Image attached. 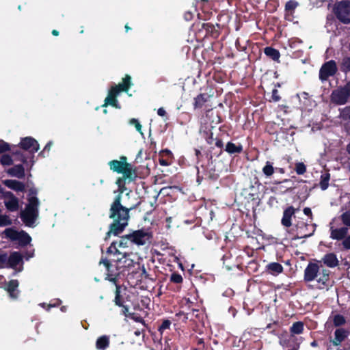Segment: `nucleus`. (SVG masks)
<instances>
[{
    "mask_svg": "<svg viewBox=\"0 0 350 350\" xmlns=\"http://www.w3.org/2000/svg\"><path fill=\"white\" fill-rule=\"evenodd\" d=\"M19 286V282L18 280H11L8 282L5 283L4 289L6 291L9 296L12 299H18L20 293V291L18 289Z\"/></svg>",
    "mask_w": 350,
    "mask_h": 350,
    "instance_id": "f3484780",
    "label": "nucleus"
},
{
    "mask_svg": "<svg viewBox=\"0 0 350 350\" xmlns=\"http://www.w3.org/2000/svg\"><path fill=\"white\" fill-rule=\"evenodd\" d=\"M295 170L298 175H302L306 172V166L303 162L296 163Z\"/></svg>",
    "mask_w": 350,
    "mask_h": 350,
    "instance_id": "79ce46f5",
    "label": "nucleus"
},
{
    "mask_svg": "<svg viewBox=\"0 0 350 350\" xmlns=\"http://www.w3.org/2000/svg\"><path fill=\"white\" fill-rule=\"evenodd\" d=\"M171 325V321L168 319H165L163 321L162 323L159 325L158 328V331L161 333V334H163V332L167 329H170V327Z\"/></svg>",
    "mask_w": 350,
    "mask_h": 350,
    "instance_id": "09e8293b",
    "label": "nucleus"
},
{
    "mask_svg": "<svg viewBox=\"0 0 350 350\" xmlns=\"http://www.w3.org/2000/svg\"><path fill=\"white\" fill-rule=\"evenodd\" d=\"M262 173L266 177H270L275 172V167L272 162L267 161L262 169Z\"/></svg>",
    "mask_w": 350,
    "mask_h": 350,
    "instance_id": "72a5a7b5",
    "label": "nucleus"
},
{
    "mask_svg": "<svg viewBox=\"0 0 350 350\" xmlns=\"http://www.w3.org/2000/svg\"><path fill=\"white\" fill-rule=\"evenodd\" d=\"M3 234H5V237L11 241H16L18 239V235L19 234V231H17L16 230L12 228H6Z\"/></svg>",
    "mask_w": 350,
    "mask_h": 350,
    "instance_id": "f704fd0d",
    "label": "nucleus"
},
{
    "mask_svg": "<svg viewBox=\"0 0 350 350\" xmlns=\"http://www.w3.org/2000/svg\"><path fill=\"white\" fill-rule=\"evenodd\" d=\"M336 18L343 24L350 23V5L344 3L339 5L335 12Z\"/></svg>",
    "mask_w": 350,
    "mask_h": 350,
    "instance_id": "2eb2a0df",
    "label": "nucleus"
},
{
    "mask_svg": "<svg viewBox=\"0 0 350 350\" xmlns=\"http://www.w3.org/2000/svg\"><path fill=\"white\" fill-rule=\"evenodd\" d=\"M348 233V228L347 227H342L340 228H331L330 238L334 240H342L347 237Z\"/></svg>",
    "mask_w": 350,
    "mask_h": 350,
    "instance_id": "b1692460",
    "label": "nucleus"
},
{
    "mask_svg": "<svg viewBox=\"0 0 350 350\" xmlns=\"http://www.w3.org/2000/svg\"><path fill=\"white\" fill-rule=\"evenodd\" d=\"M157 114L159 116L163 117L166 115V111L163 107H161L157 110Z\"/></svg>",
    "mask_w": 350,
    "mask_h": 350,
    "instance_id": "338daca9",
    "label": "nucleus"
},
{
    "mask_svg": "<svg viewBox=\"0 0 350 350\" xmlns=\"http://www.w3.org/2000/svg\"><path fill=\"white\" fill-rule=\"evenodd\" d=\"M159 157H167L168 159L172 157V152L169 149H163L160 151Z\"/></svg>",
    "mask_w": 350,
    "mask_h": 350,
    "instance_id": "5fc2aeb1",
    "label": "nucleus"
},
{
    "mask_svg": "<svg viewBox=\"0 0 350 350\" xmlns=\"http://www.w3.org/2000/svg\"><path fill=\"white\" fill-rule=\"evenodd\" d=\"M12 154L16 157V160L20 161L24 164L27 163L28 157H27L26 154L22 152L21 150H13Z\"/></svg>",
    "mask_w": 350,
    "mask_h": 350,
    "instance_id": "58836bf2",
    "label": "nucleus"
},
{
    "mask_svg": "<svg viewBox=\"0 0 350 350\" xmlns=\"http://www.w3.org/2000/svg\"><path fill=\"white\" fill-rule=\"evenodd\" d=\"M345 318L341 314H336L333 318V323L335 327H340L345 324Z\"/></svg>",
    "mask_w": 350,
    "mask_h": 350,
    "instance_id": "a19ab883",
    "label": "nucleus"
},
{
    "mask_svg": "<svg viewBox=\"0 0 350 350\" xmlns=\"http://www.w3.org/2000/svg\"><path fill=\"white\" fill-rule=\"evenodd\" d=\"M330 271L325 268H322L318 273V277L316 278V281L318 284V288L320 289L327 288L329 286L330 283Z\"/></svg>",
    "mask_w": 350,
    "mask_h": 350,
    "instance_id": "dca6fc26",
    "label": "nucleus"
},
{
    "mask_svg": "<svg viewBox=\"0 0 350 350\" xmlns=\"http://www.w3.org/2000/svg\"><path fill=\"white\" fill-rule=\"evenodd\" d=\"M201 167L202 170L198 169L196 178V180L199 185L201 184L204 180L209 181H215L219 178V175L217 172L214 167H205L204 165H202Z\"/></svg>",
    "mask_w": 350,
    "mask_h": 350,
    "instance_id": "0eeeda50",
    "label": "nucleus"
},
{
    "mask_svg": "<svg viewBox=\"0 0 350 350\" xmlns=\"http://www.w3.org/2000/svg\"><path fill=\"white\" fill-rule=\"evenodd\" d=\"M114 262V264H111L110 260H107V258L102 257L99 264H103L106 268L107 277L106 280L110 282H117L120 275L129 274V271L132 267H135V262L132 259L126 258V256H123L118 259H111Z\"/></svg>",
    "mask_w": 350,
    "mask_h": 350,
    "instance_id": "f03ea898",
    "label": "nucleus"
},
{
    "mask_svg": "<svg viewBox=\"0 0 350 350\" xmlns=\"http://www.w3.org/2000/svg\"><path fill=\"white\" fill-rule=\"evenodd\" d=\"M349 332L345 329H336L334 332V338L331 340V342L334 346H338L347 338Z\"/></svg>",
    "mask_w": 350,
    "mask_h": 350,
    "instance_id": "412c9836",
    "label": "nucleus"
},
{
    "mask_svg": "<svg viewBox=\"0 0 350 350\" xmlns=\"http://www.w3.org/2000/svg\"><path fill=\"white\" fill-rule=\"evenodd\" d=\"M110 345V336L103 335L99 336L96 341V348L97 350H106Z\"/></svg>",
    "mask_w": 350,
    "mask_h": 350,
    "instance_id": "cd10ccee",
    "label": "nucleus"
},
{
    "mask_svg": "<svg viewBox=\"0 0 350 350\" xmlns=\"http://www.w3.org/2000/svg\"><path fill=\"white\" fill-rule=\"evenodd\" d=\"M298 6V3L296 1L290 0L286 3L285 10L287 12H293Z\"/></svg>",
    "mask_w": 350,
    "mask_h": 350,
    "instance_id": "de8ad7c7",
    "label": "nucleus"
},
{
    "mask_svg": "<svg viewBox=\"0 0 350 350\" xmlns=\"http://www.w3.org/2000/svg\"><path fill=\"white\" fill-rule=\"evenodd\" d=\"M4 185L7 187L15 191L24 192L25 191V185L23 183L12 179H8L3 181Z\"/></svg>",
    "mask_w": 350,
    "mask_h": 350,
    "instance_id": "4be33fe9",
    "label": "nucleus"
},
{
    "mask_svg": "<svg viewBox=\"0 0 350 350\" xmlns=\"http://www.w3.org/2000/svg\"><path fill=\"white\" fill-rule=\"evenodd\" d=\"M210 96L206 93H201L194 98L193 108L201 109L206 102H208Z\"/></svg>",
    "mask_w": 350,
    "mask_h": 350,
    "instance_id": "c85d7f7f",
    "label": "nucleus"
},
{
    "mask_svg": "<svg viewBox=\"0 0 350 350\" xmlns=\"http://www.w3.org/2000/svg\"><path fill=\"white\" fill-rule=\"evenodd\" d=\"M296 209L293 206H289L284 209L281 224L286 228L292 226V217L295 216Z\"/></svg>",
    "mask_w": 350,
    "mask_h": 350,
    "instance_id": "6ab92c4d",
    "label": "nucleus"
},
{
    "mask_svg": "<svg viewBox=\"0 0 350 350\" xmlns=\"http://www.w3.org/2000/svg\"><path fill=\"white\" fill-rule=\"evenodd\" d=\"M127 237L130 238V242L131 243L137 245H143L150 239L151 235L145 230L140 229L127 234Z\"/></svg>",
    "mask_w": 350,
    "mask_h": 350,
    "instance_id": "9b49d317",
    "label": "nucleus"
},
{
    "mask_svg": "<svg viewBox=\"0 0 350 350\" xmlns=\"http://www.w3.org/2000/svg\"><path fill=\"white\" fill-rule=\"evenodd\" d=\"M340 70L343 73L350 72V57H344L340 63Z\"/></svg>",
    "mask_w": 350,
    "mask_h": 350,
    "instance_id": "473e14b6",
    "label": "nucleus"
},
{
    "mask_svg": "<svg viewBox=\"0 0 350 350\" xmlns=\"http://www.w3.org/2000/svg\"><path fill=\"white\" fill-rule=\"evenodd\" d=\"M130 124L134 125L136 130L141 134H143V133L142 131V126L141 124L139 123V122L137 119L132 118L130 120Z\"/></svg>",
    "mask_w": 350,
    "mask_h": 350,
    "instance_id": "864d4df0",
    "label": "nucleus"
},
{
    "mask_svg": "<svg viewBox=\"0 0 350 350\" xmlns=\"http://www.w3.org/2000/svg\"><path fill=\"white\" fill-rule=\"evenodd\" d=\"M126 180H127L122 176V178H118L116 180V184L118 185V187H120L121 186H123V185H126Z\"/></svg>",
    "mask_w": 350,
    "mask_h": 350,
    "instance_id": "680f3d73",
    "label": "nucleus"
},
{
    "mask_svg": "<svg viewBox=\"0 0 350 350\" xmlns=\"http://www.w3.org/2000/svg\"><path fill=\"white\" fill-rule=\"evenodd\" d=\"M304 325L301 321H297L290 328L292 334H300L304 331Z\"/></svg>",
    "mask_w": 350,
    "mask_h": 350,
    "instance_id": "e433bc0d",
    "label": "nucleus"
},
{
    "mask_svg": "<svg viewBox=\"0 0 350 350\" xmlns=\"http://www.w3.org/2000/svg\"><path fill=\"white\" fill-rule=\"evenodd\" d=\"M321 261L329 268H334L339 265V260L336 255L333 252L325 254Z\"/></svg>",
    "mask_w": 350,
    "mask_h": 350,
    "instance_id": "5701e85b",
    "label": "nucleus"
},
{
    "mask_svg": "<svg viewBox=\"0 0 350 350\" xmlns=\"http://www.w3.org/2000/svg\"><path fill=\"white\" fill-rule=\"evenodd\" d=\"M7 173L11 176L18 178H23L25 176V168L22 164L15 165L14 167L9 168Z\"/></svg>",
    "mask_w": 350,
    "mask_h": 350,
    "instance_id": "393cba45",
    "label": "nucleus"
},
{
    "mask_svg": "<svg viewBox=\"0 0 350 350\" xmlns=\"http://www.w3.org/2000/svg\"><path fill=\"white\" fill-rule=\"evenodd\" d=\"M344 115L347 117V118L349 120L350 122V106L349 107H347L345 109H344Z\"/></svg>",
    "mask_w": 350,
    "mask_h": 350,
    "instance_id": "0e129e2a",
    "label": "nucleus"
},
{
    "mask_svg": "<svg viewBox=\"0 0 350 350\" xmlns=\"http://www.w3.org/2000/svg\"><path fill=\"white\" fill-rule=\"evenodd\" d=\"M342 245L343 246V248L346 250H350V235L346 237L342 242Z\"/></svg>",
    "mask_w": 350,
    "mask_h": 350,
    "instance_id": "6e6d98bb",
    "label": "nucleus"
},
{
    "mask_svg": "<svg viewBox=\"0 0 350 350\" xmlns=\"http://www.w3.org/2000/svg\"><path fill=\"white\" fill-rule=\"evenodd\" d=\"M2 165H11L13 164V159L9 154H3L0 159Z\"/></svg>",
    "mask_w": 350,
    "mask_h": 350,
    "instance_id": "37998d69",
    "label": "nucleus"
},
{
    "mask_svg": "<svg viewBox=\"0 0 350 350\" xmlns=\"http://www.w3.org/2000/svg\"><path fill=\"white\" fill-rule=\"evenodd\" d=\"M127 158L125 156H121L120 160H112L108 163L109 168L113 172L121 174L124 168L127 166Z\"/></svg>",
    "mask_w": 350,
    "mask_h": 350,
    "instance_id": "a211bd4d",
    "label": "nucleus"
},
{
    "mask_svg": "<svg viewBox=\"0 0 350 350\" xmlns=\"http://www.w3.org/2000/svg\"><path fill=\"white\" fill-rule=\"evenodd\" d=\"M0 194H2V197L3 198H9V200L16 197L11 191H5L4 189L3 192L1 193Z\"/></svg>",
    "mask_w": 350,
    "mask_h": 350,
    "instance_id": "13d9d810",
    "label": "nucleus"
},
{
    "mask_svg": "<svg viewBox=\"0 0 350 350\" xmlns=\"http://www.w3.org/2000/svg\"><path fill=\"white\" fill-rule=\"evenodd\" d=\"M5 207L10 211H16L18 209V200L16 197L5 202Z\"/></svg>",
    "mask_w": 350,
    "mask_h": 350,
    "instance_id": "c9c22d12",
    "label": "nucleus"
},
{
    "mask_svg": "<svg viewBox=\"0 0 350 350\" xmlns=\"http://www.w3.org/2000/svg\"><path fill=\"white\" fill-rule=\"evenodd\" d=\"M62 303V301L59 299H55L53 301V302H51L49 304L42 303L41 304V306L44 308H45L46 310H49L51 308H55L59 306Z\"/></svg>",
    "mask_w": 350,
    "mask_h": 350,
    "instance_id": "a18cd8bd",
    "label": "nucleus"
},
{
    "mask_svg": "<svg viewBox=\"0 0 350 350\" xmlns=\"http://www.w3.org/2000/svg\"><path fill=\"white\" fill-rule=\"evenodd\" d=\"M116 241H113L111 243L110 246L107 250V254L108 255L117 256L120 255L121 253L116 247Z\"/></svg>",
    "mask_w": 350,
    "mask_h": 350,
    "instance_id": "ea45409f",
    "label": "nucleus"
},
{
    "mask_svg": "<svg viewBox=\"0 0 350 350\" xmlns=\"http://www.w3.org/2000/svg\"><path fill=\"white\" fill-rule=\"evenodd\" d=\"M18 147L23 150L28 151L31 154L30 157L31 159L34 158V154L37 152L40 148L38 142L32 137L21 138Z\"/></svg>",
    "mask_w": 350,
    "mask_h": 350,
    "instance_id": "9d476101",
    "label": "nucleus"
},
{
    "mask_svg": "<svg viewBox=\"0 0 350 350\" xmlns=\"http://www.w3.org/2000/svg\"><path fill=\"white\" fill-rule=\"evenodd\" d=\"M53 145V142L49 141L46 146H44V149L38 154L39 157H46L49 155V152L51 150V148Z\"/></svg>",
    "mask_w": 350,
    "mask_h": 350,
    "instance_id": "c03bdc74",
    "label": "nucleus"
},
{
    "mask_svg": "<svg viewBox=\"0 0 350 350\" xmlns=\"http://www.w3.org/2000/svg\"><path fill=\"white\" fill-rule=\"evenodd\" d=\"M142 275L144 276V278L152 280V278H150V275L147 273L144 266L142 267Z\"/></svg>",
    "mask_w": 350,
    "mask_h": 350,
    "instance_id": "69168bd1",
    "label": "nucleus"
},
{
    "mask_svg": "<svg viewBox=\"0 0 350 350\" xmlns=\"http://www.w3.org/2000/svg\"><path fill=\"white\" fill-rule=\"evenodd\" d=\"M266 270L271 275H276L283 272V267L279 262H270L266 266Z\"/></svg>",
    "mask_w": 350,
    "mask_h": 350,
    "instance_id": "c756f323",
    "label": "nucleus"
},
{
    "mask_svg": "<svg viewBox=\"0 0 350 350\" xmlns=\"http://www.w3.org/2000/svg\"><path fill=\"white\" fill-rule=\"evenodd\" d=\"M220 25H213L211 23H204L201 25V29H199V33L204 31V38H212L217 39L220 35Z\"/></svg>",
    "mask_w": 350,
    "mask_h": 350,
    "instance_id": "ddd939ff",
    "label": "nucleus"
},
{
    "mask_svg": "<svg viewBox=\"0 0 350 350\" xmlns=\"http://www.w3.org/2000/svg\"><path fill=\"white\" fill-rule=\"evenodd\" d=\"M10 145L3 140L0 139V154L10 151Z\"/></svg>",
    "mask_w": 350,
    "mask_h": 350,
    "instance_id": "3c124183",
    "label": "nucleus"
},
{
    "mask_svg": "<svg viewBox=\"0 0 350 350\" xmlns=\"http://www.w3.org/2000/svg\"><path fill=\"white\" fill-rule=\"evenodd\" d=\"M304 211V213L306 215H307V216L310 217V218L311 219H312L313 215H312V211H311L310 208H309V207H305V208H304V211Z\"/></svg>",
    "mask_w": 350,
    "mask_h": 350,
    "instance_id": "e2e57ef3",
    "label": "nucleus"
},
{
    "mask_svg": "<svg viewBox=\"0 0 350 350\" xmlns=\"http://www.w3.org/2000/svg\"><path fill=\"white\" fill-rule=\"evenodd\" d=\"M265 54L271 58L272 60L279 62L280 57V53L278 49H275L271 46H267L264 49Z\"/></svg>",
    "mask_w": 350,
    "mask_h": 350,
    "instance_id": "2f4dec72",
    "label": "nucleus"
},
{
    "mask_svg": "<svg viewBox=\"0 0 350 350\" xmlns=\"http://www.w3.org/2000/svg\"><path fill=\"white\" fill-rule=\"evenodd\" d=\"M16 241H18V243L21 247H25L31 241V237L25 231L21 230Z\"/></svg>",
    "mask_w": 350,
    "mask_h": 350,
    "instance_id": "7c9ffc66",
    "label": "nucleus"
},
{
    "mask_svg": "<svg viewBox=\"0 0 350 350\" xmlns=\"http://www.w3.org/2000/svg\"><path fill=\"white\" fill-rule=\"evenodd\" d=\"M315 224H310L304 220H298L291 229L294 239L308 238L314 234L316 230Z\"/></svg>",
    "mask_w": 350,
    "mask_h": 350,
    "instance_id": "39448f33",
    "label": "nucleus"
},
{
    "mask_svg": "<svg viewBox=\"0 0 350 350\" xmlns=\"http://www.w3.org/2000/svg\"><path fill=\"white\" fill-rule=\"evenodd\" d=\"M343 88L345 89L348 95L350 96V81L347 82L346 84L343 85Z\"/></svg>",
    "mask_w": 350,
    "mask_h": 350,
    "instance_id": "774afa93",
    "label": "nucleus"
},
{
    "mask_svg": "<svg viewBox=\"0 0 350 350\" xmlns=\"http://www.w3.org/2000/svg\"><path fill=\"white\" fill-rule=\"evenodd\" d=\"M130 242V238H129L126 235L121 237L120 240L118 242V246L120 247H128V242Z\"/></svg>",
    "mask_w": 350,
    "mask_h": 350,
    "instance_id": "603ef678",
    "label": "nucleus"
},
{
    "mask_svg": "<svg viewBox=\"0 0 350 350\" xmlns=\"http://www.w3.org/2000/svg\"><path fill=\"white\" fill-rule=\"evenodd\" d=\"M341 220L344 225L350 227V211L343 213L341 216Z\"/></svg>",
    "mask_w": 350,
    "mask_h": 350,
    "instance_id": "8fccbe9b",
    "label": "nucleus"
},
{
    "mask_svg": "<svg viewBox=\"0 0 350 350\" xmlns=\"http://www.w3.org/2000/svg\"><path fill=\"white\" fill-rule=\"evenodd\" d=\"M131 317L132 319H133L135 322H138V323H142L144 326H146V322H145V320L142 317H135L134 316V314L133 313L132 314V316H130Z\"/></svg>",
    "mask_w": 350,
    "mask_h": 350,
    "instance_id": "bf43d9fd",
    "label": "nucleus"
},
{
    "mask_svg": "<svg viewBox=\"0 0 350 350\" xmlns=\"http://www.w3.org/2000/svg\"><path fill=\"white\" fill-rule=\"evenodd\" d=\"M28 203L21 211L20 217L26 226L33 227L39 215L40 201L37 197L27 198Z\"/></svg>",
    "mask_w": 350,
    "mask_h": 350,
    "instance_id": "20e7f679",
    "label": "nucleus"
},
{
    "mask_svg": "<svg viewBox=\"0 0 350 350\" xmlns=\"http://www.w3.org/2000/svg\"><path fill=\"white\" fill-rule=\"evenodd\" d=\"M330 179V174L325 173L321 176L319 185L322 190H325L329 186V181Z\"/></svg>",
    "mask_w": 350,
    "mask_h": 350,
    "instance_id": "4c0bfd02",
    "label": "nucleus"
},
{
    "mask_svg": "<svg viewBox=\"0 0 350 350\" xmlns=\"http://www.w3.org/2000/svg\"><path fill=\"white\" fill-rule=\"evenodd\" d=\"M121 174L128 180L129 183L135 181L137 177L136 167L130 163H127V166L124 168Z\"/></svg>",
    "mask_w": 350,
    "mask_h": 350,
    "instance_id": "aec40b11",
    "label": "nucleus"
},
{
    "mask_svg": "<svg viewBox=\"0 0 350 350\" xmlns=\"http://www.w3.org/2000/svg\"><path fill=\"white\" fill-rule=\"evenodd\" d=\"M214 128V126L209 125V126H204L201 129V133L202 134L203 137L205 139L206 143L209 145H212L213 142H215V145L216 147L221 148L219 154H221L223 152V147H224V142L221 139L216 137H213V133L212 131V129Z\"/></svg>",
    "mask_w": 350,
    "mask_h": 350,
    "instance_id": "1a4fd4ad",
    "label": "nucleus"
},
{
    "mask_svg": "<svg viewBox=\"0 0 350 350\" xmlns=\"http://www.w3.org/2000/svg\"><path fill=\"white\" fill-rule=\"evenodd\" d=\"M141 204L138 202L136 204L126 208L121 204V196L117 195L111 203L109 209V217L113 220L109 226V230L106 232L105 240H108L111 235L119 236L124 232L129 224L130 211L136 208Z\"/></svg>",
    "mask_w": 350,
    "mask_h": 350,
    "instance_id": "f257e3e1",
    "label": "nucleus"
},
{
    "mask_svg": "<svg viewBox=\"0 0 350 350\" xmlns=\"http://www.w3.org/2000/svg\"><path fill=\"white\" fill-rule=\"evenodd\" d=\"M271 98L274 102H278L280 100L281 97L278 94V91L276 88L273 89Z\"/></svg>",
    "mask_w": 350,
    "mask_h": 350,
    "instance_id": "4d7b16f0",
    "label": "nucleus"
},
{
    "mask_svg": "<svg viewBox=\"0 0 350 350\" xmlns=\"http://www.w3.org/2000/svg\"><path fill=\"white\" fill-rule=\"evenodd\" d=\"M159 163L162 166H168L170 165V162L168 161V159H165L164 157H159Z\"/></svg>",
    "mask_w": 350,
    "mask_h": 350,
    "instance_id": "052dcab7",
    "label": "nucleus"
},
{
    "mask_svg": "<svg viewBox=\"0 0 350 350\" xmlns=\"http://www.w3.org/2000/svg\"><path fill=\"white\" fill-rule=\"evenodd\" d=\"M0 263L4 267L16 269L19 264L23 263V256L19 252H12L9 257L7 254H0Z\"/></svg>",
    "mask_w": 350,
    "mask_h": 350,
    "instance_id": "423d86ee",
    "label": "nucleus"
},
{
    "mask_svg": "<svg viewBox=\"0 0 350 350\" xmlns=\"http://www.w3.org/2000/svg\"><path fill=\"white\" fill-rule=\"evenodd\" d=\"M330 98L333 103L338 105H342L348 102L350 96L348 95L343 86H340L332 91Z\"/></svg>",
    "mask_w": 350,
    "mask_h": 350,
    "instance_id": "f8f14e48",
    "label": "nucleus"
},
{
    "mask_svg": "<svg viewBox=\"0 0 350 350\" xmlns=\"http://www.w3.org/2000/svg\"><path fill=\"white\" fill-rule=\"evenodd\" d=\"M243 146L240 144H234L232 142H228L225 146L224 151L230 154H240L243 152Z\"/></svg>",
    "mask_w": 350,
    "mask_h": 350,
    "instance_id": "a878e982",
    "label": "nucleus"
},
{
    "mask_svg": "<svg viewBox=\"0 0 350 350\" xmlns=\"http://www.w3.org/2000/svg\"><path fill=\"white\" fill-rule=\"evenodd\" d=\"M133 85L131 82V77L129 75H126L122 78V83L118 85H112L108 92V95L104 100V104L102 105L103 107H106L110 105L116 109H121V105L119 103L117 97L119 94L122 92H127Z\"/></svg>",
    "mask_w": 350,
    "mask_h": 350,
    "instance_id": "7ed1b4c3",
    "label": "nucleus"
},
{
    "mask_svg": "<svg viewBox=\"0 0 350 350\" xmlns=\"http://www.w3.org/2000/svg\"><path fill=\"white\" fill-rule=\"evenodd\" d=\"M338 71L336 62L334 60L325 62L321 67L319 73V79L326 81L330 77L334 76Z\"/></svg>",
    "mask_w": 350,
    "mask_h": 350,
    "instance_id": "6e6552de",
    "label": "nucleus"
},
{
    "mask_svg": "<svg viewBox=\"0 0 350 350\" xmlns=\"http://www.w3.org/2000/svg\"><path fill=\"white\" fill-rule=\"evenodd\" d=\"M320 269V267L317 263L310 262L304 270V282H310L315 280L318 277Z\"/></svg>",
    "mask_w": 350,
    "mask_h": 350,
    "instance_id": "4468645a",
    "label": "nucleus"
},
{
    "mask_svg": "<svg viewBox=\"0 0 350 350\" xmlns=\"http://www.w3.org/2000/svg\"><path fill=\"white\" fill-rule=\"evenodd\" d=\"M116 285V291H115V298H114V303L118 306H123V304L124 303L122 293V291H126V288H122V286L117 282H113Z\"/></svg>",
    "mask_w": 350,
    "mask_h": 350,
    "instance_id": "bb28decb",
    "label": "nucleus"
},
{
    "mask_svg": "<svg viewBox=\"0 0 350 350\" xmlns=\"http://www.w3.org/2000/svg\"><path fill=\"white\" fill-rule=\"evenodd\" d=\"M170 282L174 284H181L183 282L182 275L176 272L172 273L170 276Z\"/></svg>",
    "mask_w": 350,
    "mask_h": 350,
    "instance_id": "49530a36",
    "label": "nucleus"
}]
</instances>
